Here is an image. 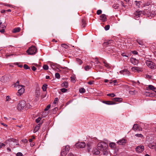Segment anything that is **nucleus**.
<instances>
[{
  "label": "nucleus",
  "mask_w": 156,
  "mask_h": 156,
  "mask_svg": "<svg viewBox=\"0 0 156 156\" xmlns=\"http://www.w3.org/2000/svg\"><path fill=\"white\" fill-rule=\"evenodd\" d=\"M108 146L106 144L98 143V148L103 154L105 155H107L108 153Z\"/></svg>",
  "instance_id": "nucleus-1"
},
{
  "label": "nucleus",
  "mask_w": 156,
  "mask_h": 156,
  "mask_svg": "<svg viewBox=\"0 0 156 156\" xmlns=\"http://www.w3.org/2000/svg\"><path fill=\"white\" fill-rule=\"evenodd\" d=\"M122 100V98H114L113 101H103V102L106 104L111 105L116 104L115 102H121Z\"/></svg>",
  "instance_id": "nucleus-2"
},
{
  "label": "nucleus",
  "mask_w": 156,
  "mask_h": 156,
  "mask_svg": "<svg viewBox=\"0 0 156 156\" xmlns=\"http://www.w3.org/2000/svg\"><path fill=\"white\" fill-rule=\"evenodd\" d=\"M12 77L10 74H6L2 76L0 78V81L3 83H5L9 81L12 79Z\"/></svg>",
  "instance_id": "nucleus-3"
},
{
  "label": "nucleus",
  "mask_w": 156,
  "mask_h": 156,
  "mask_svg": "<svg viewBox=\"0 0 156 156\" xmlns=\"http://www.w3.org/2000/svg\"><path fill=\"white\" fill-rule=\"evenodd\" d=\"M37 49L34 46H32L29 48L28 50L27 51V52L30 55L35 54L37 52Z\"/></svg>",
  "instance_id": "nucleus-4"
},
{
  "label": "nucleus",
  "mask_w": 156,
  "mask_h": 156,
  "mask_svg": "<svg viewBox=\"0 0 156 156\" xmlns=\"http://www.w3.org/2000/svg\"><path fill=\"white\" fill-rule=\"evenodd\" d=\"M26 103L24 101H20L17 106V109L19 111L22 110L26 105Z\"/></svg>",
  "instance_id": "nucleus-5"
},
{
  "label": "nucleus",
  "mask_w": 156,
  "mask_h": 156,
  "mask_svg": "<svg viewBox=\"0 0 156 156\" xmlns=\"http://www.w3.org/2000/svg\"><path fill=\"white\" fill-rule=\"evenodd\" d=\"M69 150L70 147L69 146H66L62 151L61 153V156H66Z\"/></svg>",
  "instance_id": "nucleus-6"
},
{
  "label": "nucleus",
  "mask_w": 156,
  "mask_h": 156,
  "mask_svg": "<svg viewBox=\"0 0 156 156\" xmlns=\"http://www.w3.org/2000/svg\"><path fill=\"white\" fill-rule=\"evenodd\" d=\"M146 63L149 67L151 69H155L156 68L155 64L151 61L147 60L146 61Z\"/></svg>",
  "instance_id": "nucleus-7"
},
{
  "label": "nucleus",
  "mask_w": 156,
  "mask_h": 156,
  "mask_svg": "<svg viewBox=\"0 0 156 156\" xmlns=\"http://www.w3.org/2000/svg\"><path fill=\"white\" fill-rule=\"evenodd\" d=\"M75 146L77 148H82L85 147L86 144L84 142H79L76 144Z\"/></svg>",
  "instance_id": "nucleus-8"
},
{
  "label": "nucleus",
  "mask_w": 156,
  "mask_h": 156,
  "mask_svg": "<svg viewBox=\"0 0 156 156\" xmlns=\"http://www.w3.org/2000/svg\"><path fill=\"white\" fill-rule=\"evenodd\" d=\"M142 13V12L141 11H136L134 12L133 15V16L135 19H137L140 16Z\"/></svg>",
  "instance_id": "nucleus-9"
},
{
  "label": "nucleus",
  "mask_w": 156,
  "mask_h": 156,
  "mask_svg": "<svg viewBox=\"0 0 156 156\" xmlns=\"http://www.w3.org/2000/svg\"><path fill=\"white\" fill-rule=\"evenodd\" d=\"M24 86H22L21 87H20L19 89L16 94L18 97L20 96L24 92L25 89Z\"/></svg>",
  "instance_id": "nucleus-10"
},
{
  "label": "nucleus",
  "mask_w": 156,
  "mask_h": 156,
  "mask_svg": "<svg viewBox=\"0 0 156 156\" xmlns=\"http://www.w3.org/2000/svg\"><path fill=\"white\" fill-rule=\"evenodd\" d=\"M147 90H151L154 91V90H156V87L152 85H147L146 87Z\"/></svg>",
  "instance_id": "nucleus-11"
},
{
  "label": "nucleus",
  "mask_w": 156,
  "mask_h": 156,
  "mask_svg": "<svg viewBox=\"0 0 156 156\" xmlns=\"http://www.w3.org/2000/svg\"><path fill=\"white\" fill-rule=\"evenodd\" d=\"M144 150V147L143 146H138L136 148V151L138 152H141Z\"/></svg>",
  "instance_id": "nucleus-12"
},
{
  "label": "nucleus",
  "mask_w": 156,
  "mask_h": 156,
  "mask_svg": "<svg viewBox=\"0 0 156 156\" xmlns=\"http://www.w3.org/2000/svg\"><path fill=\"white\" fill-rule=\"evenodd\" d=\"M131 69L133 71L135 72L136 71L141 72L142 71V69L138 67H133Z\"/></svg>",
  "instance_id": "nucleus-13"
},
{
  "label": "nucleus",
  "mask_w": 156,
  "mask_h": 156,
  "mask_svg": "<svg viewBox=\"0 0 156 156\" xmlns=\"http://www.w3.org/2000/svg\"><path fill=\"white\" fill-rule=\"evenodd\" d=\"M100 20L102 22L107 21L106 16L105 14H102L100 16Z\"/></svg>",
  "instance_id": "nucleus-14"
},
{
  "label": "nucleus",
  "mask_w": 156,
  "mask_h": 156,
  "mask_svg": "<svg viewBox=\"0 0 156 156\" xmlns=\"http://www.w3.org/2000/svg\"><path fill=\"white\" fill-rule=\"evenodd\" d=\"M130 62L133 64L135 65H137L138 63V61L136 58H130Z\"/></svg>",
  "instance_id": "nucleus-15"
},
{
  "label": "nucleus",
  "mask_w": 156,
  "mask_h": 156,
  "mask_svg": "<svg viewBox=\"0 0 156 156\" xmlns=\"http://www.w3.org/2000/svg\"><path fill=\"white\" fill-rule=\"evenodd\" d=\"M17 140L16 139L13 138H10L6 141V143L8 144L9 142H13L17 143Z\"/></svg>",
  "instance_id": "nucleus-16"
},
{
  "label": "nucleus",
  "mask_w": 156,
  "mask_h": 156,
  "mask_svg": "<svg viewBox=\"0 0 156 156\" xmlns=\"http://www.w3.org/2000/svg\"><path fill=\"white\" fill-rule=\"evenodd\" d=\"M113 41L112 40H109L107 42H106L104 43V45H112V44H113Z\"/></svg>",
  "instance_id": "nucleus-17"
},
{
  "label": "nucleus",
  "mask_w": 156,
  "mask_h": 156,
  "mask_svg": "<svg viewBox=\"0 0 156 156\" xmlns=\"http://www.w3.org/2000/svg\"><path fill=\"white\" fill-rule=\"evenodd\" d=\"M129 93L130 94L132 95H134L136 94H137L138 92L137 91L134 90L133 89H132L129 91Z\"/></svg>",
  "instance_id": "nucleus-18"
},
{
  "label": "nucleus",
  "mask_w": 156,
  "mask_h": 156,
  "mask_svg": "<svg viewBox=\"0 0 156 156\" xmlns=\"http://www.w3.org/2000/svg\"><path fill=\"white\" fill-rule=\"evenodd\" d=\"M125 140L122 139L119 140L117 143L120 145H123L125 144Z\"/></svg>",
  "instance_id": "nucleus-19"
},
{
  "label": "nucleus",
  "mask_w": 156,
  "mask_h": 156,
  "mask_svg": "<svg viewBox=\"0 0 156 156\" xmlns=\"http://www.w3.org/2000/svg\"><path fill=\"white\" fill-rule=\"evenodd\" d=\"M133 128L135 131L138 130H140V128L139 127L138 125L136 124H134Z\"/></svg>",
  "instance_id": "nucleus-20"
},
{
  "label": "nucleus",
  "mask_w": 156,
  "mask_h": 156,
  "mask_svg": "<svg viewBox=\"0 0 156 156\" xmlns=\"http://www.w3.org/2000/svg\"><path fill=\"white\" fill-rule=\"evenodd\" d=\"M142 2L140 1H135L134 2V4H135L136 6H137L138 8L140 7Z\"/></svg>",
  "instance_id": "nucleus-21"
},
{
  "label": "nucleus",
  "mask_w": 156,
  "mask_h": 156,
  "mask_svg": "<svg viewBox=\"0 0 156 156\" xmlns=\"http://www.w3.org/2000/svg\"><path fill=\"white\" fill-rule=\"evenodd\" d=\"M103 63L104 64V66L106 67L107 68H108V69H110V68H111V67L109 63L106 62H105V61H103Z\"/></svg>",
  "instance_id": "nucleus-22"
},
{
  "label": "nucleus",
  "mask_w": 156,
  "mask_h": 156,
  "mask_svg": "<svg viewBox=\"0 0 156 156\" xmlns=\"http://www.w3.org/2000/svg\"><path fill=\"white\" fill-rule=\"evenodd\" d=\"M40 125L41 123L38 124L37 125L36 127H35L34 129V132L35 133V132H37V131H38L40 127Z\"/></svg>",
  "instance_id": "nucleus-23"
},
{
  "label": "nucleus",
  "mask_w": 156,
  "mask_h": 156,
  "mask_svg": "<svg viewBox=\"0 0 156 156\" xmlns=\"http://www.w3.org/2000/svg\"><path fill=\"white\" fill-rule=\"evenodd\" d=\"M109 147L112 148L114 149L116 147V145L115 143L112 142L109 144Z\"/></svg>",
  "instance_id": "nucleus-24"
},
{
  "label": "nucleus",
  "mask_w": 156,
  "mask_h": 156,
  "mask_svg": "<svg viewBox=\"0 0 156 156\" xmlns=\"http://www.w3.org/2000/svg\"><path fill=\"white\" fill-rule=\"evenodd\" d=\"M20 30V28L19 27H17L16 28H14L13 31L12 32L13 33H16L17 32H19Z\"/></svg>",
  "instance_id": "nucleus-25"
},
{
  "label": "nucleus",
  "mask_w": 156,
  "mask_h": 156,
  "mask_svg": "<svg viewBox=\"0 0 156 156\" xmlns=\"http://www.w3.org/2000/svg\"><path fill=\"white\" fill-rule=\"evenodd\" d=\"M124 73H123V75H126L129 76L130 75V73L127 69H124Z\"/></svg>",
  "instance_id": "nucleus-26"
},
{
  "label": "nucleus",
  "mask_w": 156,
  "mask_h": 156,
  "mask_svg": "<svg viewBox=\"0 0 156 156\" xmlns=\"http://www.w3.org/2000/svg\"><path fill=\"white\" fill-rule=\"evenodd\" d=\"M19 81L18 80L15 83L14 85L15 87H18V88H20V87H21L22 86H21L19 85Z\"/></svg>",
  "instance_id": "nucleus-27"
},
{
  "label": "nucleus",
  "mask_w": 156,
  "mask_h": 156,
  "mask_svg": "<svg viewBox=\"0 0 156 156\" xmlns=\"http://www.w3.org/2000/svg\"><path fill=\"white\" fill-rule=\"evenodd\" d=\"M151 2L150 0L147 1V2L144 4V6H149L151 5Z\"/></svg>",
  "instance_id": "nucleus-28"
},
{
  "label": "nucleus",
  "mask_w": 156,
  "mask_h": 156,
  "mask_svg": "<svg viewBox=\"0 0 156 156\" xmlns=\"http://www.w3.org/2000/svg\"><path fill=\"white\" fill-rule=\"evenodd\" d=\"M5 101L10 103H12L14 102L13 100H12L11 98H6Z\"/></svg>",
  "instance_id": "nucleus-29"
},
{
  "label": "nucleus",
  "mask_w": 156,
  "mask_h": 156,
  "mask_svg": "<svg viewBox=\"0 0 156 156\" xmlns=\"http://www.w3.org/2000/svg\"><path fill=\"white\" fill-rule=\"evenodd\" d=\"M47 84H44L42 87V89L43 91H45L47 88Z\"/></svg>",
  "instance_id": "nucleus-30"
},
{
  "label": "nucleus",
  "mask_w": 156,
  "mask_h": 156,
  "mask_svg": "<svg viewBox=\"0 0 156 156\" xmlns=\"http://www.w3.org/2000/svg\"><path fill=\"white\" fill-rule=\"evenodd\" d=\"M62 86L63 87H65L67 88L68 86V83L66 82H64L62 83Z\"/></svg>",
  "instance_id": "nucleus-31"
},
{
  "label": "nucleus",
  "mask_w": 156,
  "mask_h": 156,
  "mask_svg": "<svg viewBox=\"0 0 156 156\" xmlns=\"http://www.w3.org/2000/svg\"><path fill=\"white\" fill-rule=\"evenodd\" d=\"M82 26L83 27H84L86 26V23H85V20L83 19L82 21Z\"/></svg>",
  "instance_id": "nucleus-32"
},
{
  "label": "nucleus",
  "mask_w": 156,
  "mask_h": 156,
  "mask_svg": "<svg viewBox=\"0 0 156 156\" xmlns=\"http://www.w3.org/2000/svg\"><path fill=\"white\" fill-rule=\"evenodd\" d=\"M85 91V89L83 87L81 88L79 90V92L80 93H83Z\"/></svg>",
  "instance_id": "nucleus-33"
},
{
  "label": "nucleus",
  "mask_w": 156,
  "mask_h": 156,
  "mask_svg": "<svg viewBox=\"0 0 156 156\" xmlns=\"http://www.w3.org/2000/svg\"><path fill=\"white\" fill-rule=\"evenodd\" d=\"M23 67L26 69H30V67L27 65L25 64L23 65Z\"/></svg>",
  "instance_id": "nucleus-34"
},
{
  "label": "nucleus",
  "mask_w": 156,
  "mask_h": 156,
  "mask_svg": "<svg viewBox=\"0 0 156 156\" xmlns=\"http://www.w3.org/2000/svg\"><path fill=\"white\" fill-rule=\"evenodd\" d=\"M107 95L108 96L111 97L112 98L114 97L115 96V94L114 93L108 94Z\"/></svg>",
  "instance_id": "nucleus-35"
},
{
  "label": "nucleus",
  "mask_w": 156,
  "mask_h": 156,
  "mask_svg": "<svg viewBox=\"0 0 156 156\" xmlns=\"http://www.w3.org/2000/svg\"><path fill=\"white\" fill-rule=\"evenodd\" d=\"M91 68V67L90 66H87L84 67V69L86 71H87L89 70Z\"/></svg>",
  "instance_id": "nucleus-36"
},
{
  "label": "nucleus",
  "mask_w": 156,
  "mask_h": 156,
  "mask_svg": "<svg viewBox=\"0 0 156 156\" xmlns=\"http://www.w3.org/2000/svg\"><path fill=\"white\" fill-rule=\"evenodd\" d=\"M55 77L57 79H59L60 77V76L59 73H56L55 74Z\"/></svg>",
  "instance_id": "nucleus-37"
},
{
  "label": "nucleus",
  "mask_w": 156,
  "mask_h": 156,
  "mask_svg": "<svg viewBox=\"0 0 156 156\" xmlns=\"http://www.w3.org/2000/svg\"><path fill=\"white\" fill-rule=\"evenodd\" d=\"M94 153L95 154L98 155L100 154V152L98 150L96 149L95 150Z\"/></svg>",
  "instance_id": "nucleus-38"
},
{
  "label": "nucleus",
  "mask_w": 156,
  "mask_h": 156,
  "mask_svg": "<svg viewBox=\"0 0 156 156\" xmlns=\"http://www.w3.org/2000/svg\"><path fill=\"white\" fill-rule=\"evenodd\" d=\"M51 107V105L50 104L48 105L44 109V111H48Z\"/></svg>",
  "instance_id": "nucleus-39"
},
{
  "label": "nucleus",
  "mask_w": 156,
  "mask_h": 156,
  "mask_svg": "<svg viewBox=\"0 0 156 156\" xmlns=\"http://www.w3.org/2000/svg\"><path fill=\"white\" fill-rule=\"evenodd\" d=\"M14 64L15 65H17L18 67H19L20 68H22L23 67V66L22 65H20V63L18 62H16L14 63Z\"/></svg>",
  "instance_id": "nucleus-40"
},
{
  "label": "nucleus",
  "mask_w": 156,
  "mask_h": 156,
  "mask_svg": "<svg viewBox=\"0 0 156 156\" xmlns=\"http://www.w3.org/2000/svg\"><path fill=\"white\" fill-rule=\"evenodd\" d=\"M87 146L88 147V148H87V150L88 152H89L90 151V147L91 146V144L90 143L87 144Z\"/></svg>",
  "instance_id": "nucleus-41"
},
{
  "label": "nucleus",
  "mask_w": 156,
  "mask_h": 156,
  "mask_svg": "<svg viewBox=\"0 0 156 156\" xmlns=\"http://www.w3.org/2000/svg\"><path fill=\"white\" fill-rule=\"evenodd\" d=\"M148 146L150 148H155L156 147V146H155L154 145H152L151 144H149Z\"/></svg>",
  "instance_id": "nucleus-42"
},
{
  "label": "nucleus",
  "mask_w": 156,
  "mask_h": 156,
  "mask_svg": "<svg viewBox=\"0 0 156 156\" xmlns=\"http://www.w3.org/2000/svg\"><path fill=\"white\" fill-rule=\"evenodd\" d=\"M43 68L45 70H47L48 69V65H44L43 67Z\"/></svg>",
  "instance_id": "nucleus-43"
},
{
  "label": "nucleus",
  "mask_w": 156,
  "mask_h": 156,
  "mask_svg": "<svg viewBox=\"0 0 156 156\" xmlns=\"http://www.w3.org/2000/svg\"><path fill=\"white\" fill-rule=\"evenodd\" d=\"M109 28H110V26L109 25H106L105 27V30H108L109 29Z\"/></svg>",
  "instance_id": "nucleus-44"
},
{
  "label": "nucleus",
  "mask_w": 156,
  "mask_h": 156,
  "mask_svg": "<svg viewBox=\"0 0 156 156\" xmlns=\"http://www.w3.org/2000/svg\"><path fill=\"white\" fill-rule=\"evenodd\" d=\"M145 78L148 79H150L151 78V76L149 75L148 74H146L145 75Z\"/></svg>",
  "instance_id": "nucleus-45"
},
{
  "label": "nucleus",
  "mask_w": 156,
  "mask_h": 156,
  "mask_svg": "<svg viewBox=\"0 0 156 156\" xmlns=\"http://www.w3.org/2000/svg\"><path fill=\"white\" fill-rule=\"evenodd\" d=\"M61 90L62 92L65 93L67 91V90L65 88H62L61 89Z\"/></svg>",
  "instance_id": "nucleus-46"
},
{
  "label": "nucleus",
  "mask_w": 156,
  "mask_h": 156,
  "mask_svg": "<svg viewBox=\"0 0 156 156\" xmlns=\"http://www.w3.org/2000/svg\"><path fill=\"white\" fill-rule=\"evenodd\" d=\"M123 56H125L126 57H128L129 55H127L126 53H122L121 54Z\"/></svg>",
  "instance_id": "nucleus-47"
},
{
  "label": "nucleus",
  "mask_w": 156,
  "mask_h": 156,
  "mask_svg": "<svg viewBox=\"0 0 156 156\" xmlns=\"http://www.w3.org/2000/svg\"><path fill=\"white\" fill-rule=\"evenodd\" d=\"M102 12V11L101 10H98L97 12V14L99 15Z\"/></svg>",
  "instance_id": "nucleus-48"
},
{
  "label": "nucleus",
  "mask_w": 156,
  "mask_h": 156,
  "mask_svg": "<svg viewBox=\"0 0 156 156\" xmlns=\"http://www.w3.org/2000/svg\"><path fill=\"white\" fill-rule=\"evenodd\" d=\"M135 136H136L138 137H142L143 136L141 134H136L135 135Z\"/></svg>",
  "instance_id": "nucleus-49"
},
{
  "label": "nucleus",
  "mask_w": 156,
  "mask_h": 156,
  "mask_svg": "<svg viewBox=\"0 0 156 156\" xmlns=\"http://www.w3.org/2000/svg\"><path fill=\"white\" fill-rule=\"evenodd\" d=\"M41 118H40V117H39L36 120V122L37 123H38L40 122V121L41 120Z\"/></svg>",
  "instance_id": "nucleus-50"
},
{
  "label": "nucleus",
  "mask_w": 156,
  "mask_h": 156,
  "mask_svg": "<svg viewBox=\"0 0 156 156\" xmlns=\"http://www.w3.org/2000/svg\"><path fill=\"white\" fill-rule=\"evenodd\" d=\"M58 98H55L54 101L53 102V104H56L57 103V102L58 101Z\"/></svg>",
  "instance_id": "nucleus-51"
},
{
  "label": "nucleus",
  "mask_w": 156,
  "mask_h": 156,
  "mask_svg": "<svg viewBox=\"0 0 156 156\" xmlns=\"http://www.w3.org/2000/svg\"><path fill=\"white\" fill-rule=\"evenodd\" d=\"M23 154L21 152H18L16 154V156H22Z\"/></svg>",
  "instance_id": "nucleus-52"
},
{
  "label": "nucleus",
  "mask_w": 156,
  "mask_h": 156,
  "mask_svg": "<svg viewBox=\"0 0 156 156\" xmlns=\"http://www.w3.org/2000/svg\"><path fill=\"white\" fill-rule=\"evenodd\" d=\"M77 61L79 62L80 65H81L82 63V61L80 59H78Z\"/></svg>",
  "instance_id": "nucleus-53"
},
{
  "label": "nucleus",
  "mask_w": 156,
  "mask_h": 156,
  "mask_svg": "<svg viewBox=\"0 0 156 156\" xmlns=\"http://www.w3.org/2000/svg\"><path fill=\"white\" fill-rule=\"evenodd\" d=\"M0 27L2 28V29H5L6 27V26L3 24L1 25Z\"/></svg>",
  "instance_id": "nucleus-54"
},
{
  "label": "nucleus",
  "mask_w": 156,
  "mask_h": 156,
  "mask_svg": "<svg viewBox=\"0 0 156 156\" xmlns=\"http://www.w3.org/2000/svg\"><path fill=\"white\" fill-rule=\"evenodd\" d=\"M120 4L122 6L125 7L126 6L124 5V3L122 1L120 2Z\"/></svg>",
  "instance_id": "nucleus-55"
},
{
  "label": "nucleus",
  "mask_w": 156,
  "mask_h": 156,
  "mask_svg": "<svg viewBox=\"0 0 156 156\" xmlns=\"http://www.w3.org/2000/svg\"><path fill=\"white\" fill-rule=\"evenodd\" d=\"M96 61H95V63L96 64H98V63H99L100 62L98 60V59L97 58H95Z\"/></svg>",
  "instance_id": "nucleus-56"
},
{
  "label": "nucleus",
  "mask_w": 156,
  "mask_h": 156,
  "mask_svg": "<svg viewBox=\"0 0 156 156\" xmlns=\"http://www.w3.org/2000/svg\"><path fill=\"white\" fill-rule=\"evenodd\" d=\"M5 31L4 29H2L1 30L0 29V32L2 33H4L5 32Z\"/></svg>",
  "instance_id": "nucleus-57"
},
{
  "label": "nucleus",
  "mask_w": 156,
  "mask_h": 156,
  "mask_svg": "<svg viewBox=\"0 0 156 156\" xmlns=\"http://www.w3.org/2000/svg\"><path fill=\"white\" fill-rule=\"evenodd\" d=\"M36 69V68L34 66H32V69L34 71H35Z\"/></svg>",
  "instance_id": "nucleus-58"
},
{
  "label": "nucleus",
  "mask_w": 156,
  "mask_h": 156,
  "mask_svg": "<svg viewBox=\"0 0 156 156\" xmlns=\"http://www.w3.org/2000/svg\"><path fill=\"white\" fill-rule=\"evenodd\" d=\"M132 53L134 55H137L138 54L137 52L136 51H132Z\"/></svg>",
  "instance_id": "nucleus-59"
},
{
  "label": "nucleus",
  "mask_w": 156,
  "mask_h": 156,
  "mask_svg": "<svg viewBox=\"0 0 156 156\" xmlns=\"http://www.w3.org/2000/svg\"><path fill=\"white\" fill-rule=\"evenodd\" d=\"M93 82H94L93 81H90L88 82L87 83L90 85H91V84H93Z\"/></svg>",
  "instance_id": "nucleus-60"
},
{
  "label": "nucleus",
  "mask_w": 156,
  "mask_h": 156,
  "mask_svg": "<svg viewBox=\"0 0 156 156\" xmlns=\"http://www.w3.org/2000/svg\"><path fill=\"white\" fill-rule=\"evenodd\" d=\"M62 47H63L65 48H66L68 47V46L67 45H65V44H62Z\"/></svg>",
  "instance_id": "nucleus-61"
},
{
  "label": "nucleus",
  "mask_w": 156,
  "mask_h": 156,
  "mask_svg": "<svg viewBox=\"0 0 156 156\" xmlns=\"http://www.w3.org/2000/svg\"><path fill=\"white\" fill-rule=\"evenodd\" d=\"M23 142L25 143H26L27 142V140L26 139H24L22 140Z\"/></svg>",
  "instance_id": "nucleus-62"
},
{
  "label": "nucleus",
  "mask_w": 156,
  "mask_h": 156,
  "mask_svg": "<svg viewBox=\"0 0 156 156\" xmlns=\"http://www.w3.org/2000/svg\"><path fill=\"white\" fill-rule=\"evenodd\" d=\"M113 83H114V85H116V83H117V80H113Z\"/></svg>",
  "instance_id": "nucleus-63"
},
{
  "label": "nucleus",
  "mask_w": 156,
  "mask_h": 156,
  "mask_svg": "<svg viewBox=\"0 0 156 156\" xmlns=\"http://www.w3.org/2000/svg\"><path fill=\"white\" fill-rule=\"evenodd\" d=\"M68 156H74V155L72 153H70L68 154Z\"/></svg>",
  "instance_id": "nucleus-64"
}]
</instances>
